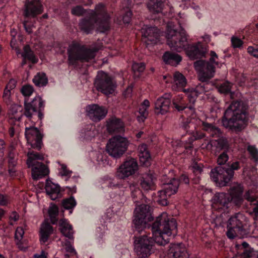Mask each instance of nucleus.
I'll use <instances>...</instances> for the list:
<instances>
[{"instance_id":"f257e3e1","label":"nucleus","mask_w":258,"mask_h":258,"mask_svg":"<svg viewBox=\"0 0 258 258\" xmlns=\"http://www.w3.org/2000/svg\"><path fill=\"white\" fill-rule=\"evenodd\" d=\"M177 223L175 219L163 212L157 217L152 226V237L147 235L137 237L135 240V250L140 258L146 257L151 253L153 241L159 245L169 242V237L176 234Z\"/></svg>"},{"instance_id":"f03ea898","label":"nucleus","mask_w":258,"mask_h":258,"mask_svg":"<svg viewBox=\"0 0 258 258\" xmlns=\"http://www.w3.org/2000/svg\"><path fill=\"white\" fill-rule=\"evenodd\" d=\"M166 38L167 43L172 50L180 52L185 49L187 55L192 59L204 56L207 52L206 48L201 42L187 46V35L185 31L181 27L180 31H177L173 22L167 24Z\"/></svg>"},{"instance_id":"7ed1b4c3","label":"nucleus","mask_w":258,"mask_h":258,"mask_svg":"<svg viewBox=\"0 0 258 258\" xmlns=\"http://www.w3.org/2000/svg\"><path fill=\"white\" fill-rule=\"evenodd\" d=\"M247 105L242 101H233L225 111L223 126L234 131L244 128L247 120Z\"/></svg>"},{"instance_id":"20e7f679","label":"nucleus","mask_w":258,"mask_h":258,"mask_svg":"<svg viewBox=\"0 0 258 258\" xmlns=\"http://www.w3.org/2000/svg\"><path fill=\"white\" fill-rule=\"evenodd\" d=\"M109 18L104 5L100 4L96 6L94 12H91L89 18H85L81 21L79 27L82 31L88 34L96 25L98 31L104 32L109 28Z\"/></svg>"},{"instance_id":"39448f33","label":"nucleus","mask_w":258,"mask_h":258,"mask_svg":"<svg viewBox=\"0 0 258 258\" xmlns=\"http://www.w3.org/2000/svg\"><path fill=\"white\" fill-rule=\"evenodd\" d=\"M98 49H88L77 42H73L68 49V61L70 65L76 66L77 61H89L93 59Z\"/></svg>"},{"instance_id":"423d86ee","label":"nucleus","mask_w":258,"mask_h":258,"mask_svg":"<svg viewBox=\"0 0 258 258\" xmlns=\"http://www.w3.org/2000/svg\"><path fill=\"white\" fill-rule=\"evenodd\" d=\"M242 191L240 186L233 188L230 194L223 192L217 193L212 199V206L213 209L218 211H225L228 208L230 202L234 201L239 202L241 200Z\"/></svg>"},{"instance_id":"0eeeda50","label":"nucleus","mask_w":258,"mask_h":258,"mask_svg":"<svg viewBox=\"0 0 258 258\" xmlns=\"http://www.w3.org/2000/svg\"><path fill=\"white\" fill-rule=\"evenodd\" d=\"M257 169L255 167H252L249 171L247 172V169H244L243 172L246 174L248 178L251 180L253 189L249 190L245 195V199L250 203L252 206V214L254 215L253 219L256 221L258 220V191L256 190L257 182L258 181V175L256 172Z\"/></svg>"},{"instance_id":"6e6552de","label":"nucleus","mask_w":258,"mask_h":258,"mask_svg":"<svg viewBox=\"0 0 258 258\" xmlns=\"http://www.w3.org/2000/svg\"><path fill=\"white\" fill-rule=\"evenodd\" d=\"M27 164L29 167L32 168V176L33 179L37 180L47 175L49 173L48 168L38 160H43L42 154L37 152H29L27 154Z\"/></svg>"},{"instance_id":"1a4fd4ad","label":"nucleus","mask_w":258,"mask_h":258,"mask_svg":"<svg viewBox=\"0 0 258 258\" xmlns=\"http://www.w3.org/2000/svg\"><path fill=\"white\" fill-rule=\"evenodd\" d=\"M130 145V142L127 138L116 135L109 140L106 150L110 156L118 158L125 153Z\"/></svg>"},{"instance_id":"9d476101","label":"nucleus","mask_w":258,"mask_h":258,"mask_svg":"<svg viewBox=\"0 0 258 258\" xmlns=\"http://www.w3.org/2000/svg\"><path fill=\"white\" fill-rule=\"evenodd\" d=\"M134 217L133 222L139 231L149 227L148 223L153 220L150 206L143 204L137 207L135 210Z\"/></svg>"},{"instance_id":"9b49d317","label":"nucleus","mask_w":258,"mask_h":258,"mask_svg":"<svg viewBox=\"0 0 258 258\" xmlns=\"http://www.w3.org/2000/svg\"><path fill=\"white\" fill-rule=\"evenodd\" d=\"M94 84L98 91L106 95L112 94L116 86L113 78L102 71L98 72Z\"/></svg>"},{"instance_id":"f8f14e48","label":"nucleus","mask_w":258,"mask_h":258,"mask_svg":"<svg viewBox=\"0 0 258 258\" xmlns=\"http://www.w3.org/2000/svg\"><path fill=\"white\" fill-rule=\"evenodd\" d=\"M234 173L232 170H226L222 167H217L210 172V177L219 186H226L233 178Z\"/></svg>"},{"instance_id":"ddd939ff","label":"nucleus","mask_w":258,"mask_h":258,"mask_svg":"<svg viewBox=\"0 0 258 258\" xmlns=\"http://www.w3.org/2000/svg\"><path fill=\"white\" fill-rule=\"evenodd\" d=\"M243 219L242 214H237L229 219L226 232L227 236L229 238L233 239L237 236L241 237L243 234V228L242 222Z\"/></svg>"},{"instance_id":"4468645a","label":"nucleus","mask_w":258,"mask_h":258,"mask_svg":"<svg viewBox=\"0 0 258 258\" xmlns=\"http://www.w3.org/2000/svg\"><path fill=\"white\" fill-rule=\"evenodd\" d=\"M179 185V181L175 178L164 184L163 189L158 192V203L163 206L167 205L168 198L176 193Z\"/></svg>"},{"instance_id":"2eb2a0df","label":"nucleus","mask_w":258,"mask_h":258,"mask_svg":"<svg viewBox=\"0 0 258 258\" xmlns=\"http://www.w3.org/2000/svg\"><path fill=\"white\" fill-rule=\"evenodd\" d=\"M34 126V121H31L29 126L26 125L25 135L28 143L31 147L39 150L41 147L42 136Z\"/></svg>"},{"instance_id":"dca6fc26","label":"nucleus","mask_w":258,"mask_h":258,"mask_svg":"<svg viewBox=\"0 0 258 258\" xmlns=\"http://www.w3.org/2000/svg\"><path fill=\"white\" fill-rule=\"evenodd\" d=\"M194 67L199 72V80L203 82L211 79L215 75V67L209 61H197L194 63Z\"/></svg>"},{"instance_id":"f3484780","label":"nucleus","mask_w":258,"mask_h":258,"mask_svg":"<svg viewBox=\"0 0 258 258\" xmlns=\"http://www.w3.org/2000/svg\"><path fill=\"white\" fill-rule=\"evenodd\" d=\"M139 166L137 161L133 158L126 160L117 168L116 176L117 178L124 179L136 173Z\"/></svg>"},{"instance_id":"a211bd4d","label":"nucleus","mask_w":258,"mask_h":258,"mask_svg":"<svg viewBox=\"0 0 258 258\" xmlns=\"http://www.w3.org/2000/svg\"><path fill=\"white\" fill-rule=\"evenodd\" d=\"M86 111L87 115L94 121H99L102 119L107 113V110L104 107L95 104L87 106Z\"/></svg>"},{"instance_id":"6ab92c4d","label":"nucleus","mask_w":258,"mask_h":258,"mask_svg":"<svg viewBox=\"0 0 258 258\" xmlns=\"http://www.w3.org/2000/svg\"><path fill=\"white\" fill-rule=\"evenodd\" d=\"M202 148H206L214 154L219 153L221 150H224L227 151L229 148L228 142L226 139L221 138L218 140H212L206 145H202Z\"/></svg>"},{"instance_id":"aec40b11","label":"nucleus","mask_w":258,"mask_h":258,"mask_svg":"<svg viewBox=\"0 0 258 258\" xmlns=\"http://www.w3.org/2000/svg\"><path fill=\"white\" fill-rule=\"evenodd\" d=\"M155 112L157 114H165L170 109L171 101L169 98L163 96L155 102Z\"/></svg>"},{"instance_id":"412c9836","label":"nucleus","mask_w":258,"mask_h":258,"mask_svg":"<svg viewBox=\"0 0 258 258\" xmlns=\"http://www.w3.org/2000/svg\"><path fill=\"white\" fill-rule=\"evenodd\" d=\"M24 15L26 17H34L41 13L42 5L39 0H33L31 2L25 4Z\"/></svg>"},{"instance_id":"4be33fe9","label":"nucleus","mask_w":258,"mask_h":258,"mask_svg":"<svg viewBox=\"0 0 258 258\" xmlns=\"http://www.w3.org/2000/svg\"><path fill=\"white\" fill-rule=\"evenodd\" d=\"M208 84H200L198 85L195 89H188L183 90L187 96L190 103L194 104L196 101L198 95L202 94H205L208 92Z\"/></svg>"},{"instance_id":"5701e85b","label":"nucleus","mask_w":258,"mask_h":258,"mask_svg":"<svg viewBox=\"0 0 258 258\" xmlns=\"http://www.w3.org/2000/svg\"><path fill=\"white\" fill-rule=\"evenodd\" d=\"M141 31L143 36L147 38L152 43H157L160 35L157 27L145 26L142 28Z\"/></svg>"},{"instance_id":"b1692460","label":"nucleus","mask_w":258,"mask_h":258,"mask_svg":"<svg viewBox=\"0 0 258 258\" xmlns=\"http://www.w3.org/2000/svg\"><path fill=\"white\" fill-rule=\"evenodd\" d=\"M107 129L110 133H119L124 131V125L120 119L112 117L107 122Z\"/></svg>"},{"instance_id":"393cba45","label":"nucleus","mask_w":258,"mask_h":258,"mask_svg":"<svg viewBox=\"0 0 258 258\" xmlns=\"http://www.w3.org/2000/svg\"><path fill=\"white\" fill-rule=\"evenodd\" d=\"M169 251L173 258H189L186 248L182 243L171 244Z\"/></svg>"},{"instance_id":"a878e982","label":"nucleus","mask_w":258,"mask_h":258,"mask_svg":"<svg viewBox=\"0 0 258 258\" xmlns=\"http://www.w3.org/2000/svg\"><path fill=\"white\" fill-rule=\"evenodd\" d=\"M53 232V227L47 220H45L42 223L40 230V241L41 244H45Z\"/></svg>"},{"instance_id":"bb28decb","label":"nucleus","mask_w":258,"mask_h":258,"mask_svg":"<svg viewBox=\"0 0 258 258\" xmlns=\"http://www.w3.org/2000/svg\"><path fill=\"white\" fill-rule=\"evenodd\" d=\"M45 188L47 194L52 200H55L61 196L59 186L51 181H46Z\"/></svg>"},{"instance_id":"cd10ccee","label":"nucleus","mask_w":258,"mask_h":258,"mask_svg":"<svg viewBox=\"0 0 258 258\" xmlns=\"http://www.w3.org/2000/svg\"><path fill=\"white\" fill-rule=\"evenodd\" d=\"M138 151L141 163L146 166H149L150 164L151 159L147 146L144 144L140 145L138 147Z\"/></svg>"},{"instance_id":"c85d7f7f","label":"nucleus","mask_w":258,"mask_h":258,"mask_svg":"<svg viewBox=\"0 0 258 258\" xmlns=\"http://www.w3.org/2000/svg\"><path fill=\"white\" fill-rule=\"evenodd\" d=\"M186 79L185 77L178 72L173 74V81L172 85V90L175 91L182 90L186 84Z\"/></svg>"},{"instance_id":"c756f323","label":"nucleus","mask_w":258,"mask_h":258,"mask_svg":"<svg viewBox=\"0 0 258 258\" xmlns=\"http://www.w3.org/2000/svg\"><path fill=\"white\" fill-rule=\"evenodd\" d=\"M155 180L152 174H144L140 178V185L144 190H153L155 189Z\"/></svg>"},{"instance_id":"7c9ffc66","label":"nucleus","mask_w":258,"mask_h":258,"mask_svg":"<svg viewBox=\"0 0 258 258\" xmlns=\"http://www.w3.org/2000/svg\"><path fill=\"white\" fill-rule=\"evenodd\" d=\"M163 59L166 63L175 66L181 61L182 58L177 53L167 51L163 55Z\"/></svg>"},{"instance_id":"2f4dec72","label":"nucleus","mask_w":258,"mask_h":258,"mask_svg":"<svg viewBox=\"0 0 258 258\" xmlns=\"http://www.w3.org/2000/svg\"><path fill=\"white\" fill-rule=\"evenodd\" d=\"M59 226L61 232L62 234L69 239L73 238V230L72 227L65 219L59 221Z\"/></svg>"},{"instance_id":"473e14b6","label":"nucleus","mask_w":258,"mask_h":258,"mask_svg":"<svg viewBox=\"0 0 258 258\" xmlns=\"http://www.w3.org/2000/svg\"><path fill=\"white\" fill-rule=\"evenodd\" d=\"M165 1V0H150L148 5L149 11L153 14L161 13Z\"/></svg>"},{"instance_id":"72a5a7b5","label":"nucleus","mask_w":258,"mask_h":258,"mask_svg":"<svg viewBox=\"0 0 258 258\" xmlns=\"http://www.w3.org/2000/svg\"><path fill=\"white\" fill-rule=\"evenodd\" d=\"M10 107V117L12 119L19 120L22 114L20 113L22 110V107L16 104L12 103L9 104Z\"/></svg>"},{"instance_id":"f704fd0d","label":"nucleus","mask_w":258,"mask_h":258,"mask_svg":"<svg viewBox=\"0 0 258 258\" xmlns=\"http://www.w3.org/2000/svg\"><path fill=\"white\" fill-rule=\"evenodd\" d=\"M21 54L24 59H27L33 63H36L38 61V58L35 56L29 45H25L23 47V52Z\"/></svg>"},{"instance_id":"c9c22d12","label":"nucleus","mask_w":258,"mask_h":258,"mask_svg":"<svg viewBox=\"0 0 258 258\" xmlns=\"http://www.w3.org/2000/svg\"><path fill=\"white\" fill-rule=\"evenodd\" d=\"M192 140L190 141V142L187 144L186 143H183L180 140H173L172 141L171 144L173 148H175L176 149H181V150L178 151V153L179 154L180 152L184 151L183 149L184 150H188L192 148ZM176 152H178V151H176Z\"/></svg>"},{"instance_id":"e433bc0d","label":"nucleus","mask_w":258,"mask_h":258,"mask_svg":"<svg viewBox=\"0 0 258 258\" xmlns=\"http://www.w3.org/2000/svg\"><path fill=\"white\" fill-rule=\"evenodd\" d=\"M33 82L36 86L42 87L47 84L48 79L44 73H38L33 79Z\"/></svg>"},{"instance_id":"4c0bfd02","label":"nucleus","mask_w":258,"mask_h":258,"mask_svg":"<svg viewBox=\"0 0 258 258\" xmlns=\"http://www.w3.org/2000/svg\"><path fill=\"white\" fill-rule=\"evenodd\" d=\"M150 102L148 100L145 99L143 102L141 104L139 108V113L140 116L139 117V119H141L144 121V119L147 117L148 115V109L150 106Z\"/></svg>"},{"instance_id":"58836bf2","label":"nucleus","mask_w":258,"mask_h":258,"mask_svg":"<svg viewBox=\"0 0 258 258\" xmlns=\"http://www.w3.org/2000/svg\"><path fill=\"white\" fill-rule=\"evenodd\" d=\"M202 124L204 126V129L207 131L210 134V136L213 137L220 136V131L218 127H215L211 124L205 122H202Z\"/></svg>"},{"instance_id":"ea45409f","label":"nucleus","mask_w":258,"mask_h":258,"mask_svg":"<svg viewBox=\"0 0 258 258\" xmlns=\"http://www.w3.org/2000/svg\"><path fill=\"white\" fill-rule=\"evenodd\" d=\"M36 112H37V110L33 107L30 104L26 103L25 101L24 114L27 118H28L29 121H33L31 120V118Z\"/></svg>"},{"instance_id":"a19ab883","label":"nucleus","mask_w":258,"mask_h":258,"mask_svg":"<svg viewBox=\"0 0 258 258\" xmlns=\"http://www.w3.org/2000/svg\"><path fill=\"white\" fill-rule=\"evenodd\" d=\"M58 213V207L54 205H51L48 209V214L52 224H55L57 221L56 217Z\"/></svg>"},{"instance_id":"79ce46f5","label":"nucleus","mask_w":258,"mask_h":258,"mask_svg":"<svg viewBox=\"0 0 258 258\" xmlns=\"http://www.w3.org/2000/svg\"><path fill=\"white\" fill-rule=\"evenodd\" d=\"M235 258H258V252L253 248L245 249L239 256Z\"/></svg>"},{"instance_id":"37998d69","label":"nucleus","mask_w":258,"mask_h":258,"mask_svg":"<svg viewBox=\"0 0 258 258\" xmlns=\"http://www.w3.org/2000/svg\"><path fill=\"white\" fill-rule=\"evenodd\" d=\"M29 103L30 104L33 106V107H34L37 110L38 109L41 110V109H44V101L39 96H36L33 99V100Z\"/></svg>"},{"instance_id":"c03bdc74","label":"nucleus","mask_w":258,"mask_h":258,"mask_svg":"<svg viewBox=\"0 0 258 258\" xmlns=\"http://www.w3.org/2000/svg\"><path fill=\"white\" fill-rule=\"evenodd\" d=\"M145 69V65L144 63H136L133 64L132 70L135 75L138 77L141 73H142Z\"/></svg>"},{"instance_id":"a18cd8bd","label":"nucleus","mask_w":258,"mask_h":258,"mask_svg":"<svg viewBox=\"0 0 258 258\" xmlns=\"http://www.w3.org/2000/svg\"><path fill=\"white\" fill-rule=\"evenodd\" d=\"M62 205L66 209H71L76 206V202L73 197H70L62 201Z\"/></svg>"},{"instance_id":"49530a36","label":"nucleus","mask_w":258,"mask_h":258,"mask_svg":"<svg viewBox=\"0 0 258 258\" xmlns=\"http://www.w3.org/2000/svg\"><path fill=\"white\" fill-rule=\"evenodd\" d=\"M60 168L59 170V173L61 176H65L67 177L66 180L70 178L72 174V171L69 170L67 167L64 164H60Z\"/></svg>"},{"instance_id":"de8ad7c7","label":"nucleus","mask_w":258,"mask_h":258,"mask_svg":"<svg viewBox=\"0 0 258 258\" xmlns=\"http://www.w3.org/2000/svg\"><path fill=\"white\" fill-rule=\"evenodd\" d=\"M231 86L232 85L230 83L226 82L221 84L218 88V89L220 93L227 94L230 91Z\"/></svg>"},{"instance_id":"09e8293b","label":"nucleus","mask_w":258,"mask_h":258,"mask_svg":"<svg viewBox=\"0 0 258 258\" xmlns=\"http://www.w3.org/2000/svg\"><path fill=\"white\" fill-rule=\"evenodd\" d=\"M228 159L229 156L227 153V151H224L218 156L217 162L218 165H224L228 161Z\"/></svg>"},{"instance_id":"8fccbe9b","label":"nucleus","mask_w":258,"mask_h":258,"mask_svg":"<svg viewBox=\"0 0 258 258\" xmlns=\"http://www.w3.org/2000/svg\"><path fill=\"white\" fill-rule=\"evenodd\" d=\"M247 150L252 158L256 162H258V150L254 146H248Z\"/></svg>"},{"instance_id":"3c124183","label":"nucleus","mask_w":258,"mask_h":258,"mask_svg":"<svg viewBox=\"0 0 258 258\" xmlns=\"http://www.w3.org/2000/svg\"><path fill=\"white\" fill-rule=\"evenodd\" d=\"M3 97L4 101L8 105L13 103L11 99V91L10 89H5L4 90Z\"/></svg>"},{"instance_id":"603ef678","label":"nucleus","mask_w":258,"mask_h":258,"mask_svg":"<svg viewBox=\"0 0 258 258\" xmlns=\"http://www.w3.org/2000/svg\"><path fill=\"white\" fill-rule=\"evenodd\" d=\"M21 92L25 97H29L33 92V88L30 85H25L22 88Z\"/></svg>"},{"instance_id":"864d4df0","label":"nucleus","mask_w":258,"mask_h":258,"mask_svg":"<svg viewBox=\"0 0 258 258\" xmlns=\"http://www.w3.org/2000/svg\"><path fill=\"white\" fill-rule=\"evenodd\" d=\"M8 162L9 164V172L10 173L13 172V169H10V167H14L16 164V161L15 160V154L11 152L10 153L8 156Z\"/></svg>"},{"instance_id":"5fc2aeb1","label":"nucleus","mask_w":258,"mask_h":258,"mask_svg":"<svg viewBox=\"0 0 258 258\" xmlns=\"http://www.w3.org/2000/svg\"><path fill=\"white\" fill-rule=\"evenodd\" d=\"M72 14L74 15L80 16L85 13V10L80 6H78L72 8Z\"/></svg>"},{"instance_id":"6e6d98bb","label":"nucleus","mask_w":258,"mask_h":258,"mask_svg":"<svg viewBox=\"0 0 258 258\" xmlns=\"http://www.w3.org/2000/svg\"><path fill=\"white\" fill-rule=\"evenodd\" d=\"M184 112L188 116L191 117L193 119L196 117L195 110L192 105L186 106V109H185Z\"/></svg>"},{"instance_id":"4d7b16f0","label":"nucleus","mask_w":258,"mask_h":258,"mask_svg":"<svg viewBox=\"0 0 258 258\" xmlns=\"http://www.w3.org/2000/svg\"><path fill=\"white\" fill-rule=\"evenodd\" d=\"M231 43L233 47L234 48H239L243 44L240 39L235 37H232L231 38Z\"/></svg>"},{"instance_id":"13d9d810","label":"nucleus","mask_w":258,"mask_h":258,"mask_svg":"<svg viewBox=\"0 0 258 258\" xmlns=\"http://www.w3.org/2000/svg\"><path fill=\"white\" fill-rule=\"evenodd\" d=\"M174 107L179 111H184L185 109H186V106L182 102H177L176 101H174L173 102Z\"/></svg>"},{"instance_id":"bf43d9fd","label":"nucleus","mask_w":258,"mask_h":258,"mask_svg":"<svg viewBox=\"0 0 258 258\" xmlns=\"http://www.w3.org/2000/svg\"><path fill=\"white\" fill-rule=\"evenodd\" d=\"M130 190L132 191V197L133 198H135L137 197L138 195L141 194V191L139 188L136 187V185L132 184L130 185Z\"/></svg>"},{"instance_id":"052dcab7","label":"nucleus","mask_w":258,"mask_h":258,"mask_svg":"<svg viewBox=\"0 0 258 258\" xmlns=\"http://www.w3.org/2000/svg\"><path fill=\"white\" fill-rule=\"evenodd\" d=\"M24 234V231L22 227L17 228L15 232V238L20 241L22 239Z\"/></svg>"},{"instance_id":"680f3d73","label":"nucleus","mask_w":258,"mask_h":258,"mask_svg":"<svg viewBox=\"0 0 258 258\" xmlns=\"http://www.w3.org/2000/svg\"><path fill=\"white\" fill-rule=\"evenodd\" d=\"M65 249L67 252H70L72 255H75L76 251L74 247L71 245V243L67 241L65 244Z\"/></svg>"},{"instance_id":"e2e57ef3","label":"nucleus","mask_w":258,"mask_h":258,"mask_svg":"<svg viewBox=\"0 0 258 258\" xmlns=\"http://www.w3.org/2000/svg\"><path fill=\"white\" fill-rule=\"evenodd\" d=\"M247 52L251 55L258 58V49L254 48L252 46H249L247 48Z\"/></svg>"},{"instance_id":"0e129e2a","label":"nucleus","mask_w":258,"mask_h":258,"mask_svg":"<svg viewBox=\"0 0 258 258\" xmlns=\"http://www.w3.org/2000/svg\"><path fill=\"white\" fill-rule=\"evenodd\" d=\"M132 12L127 11L122 17V21L124 24H128L131 21Z\"/></svg>"},{"instance_id":"69168bd1","label":"nucleus","mask_w":258,"mask_h":258,"mask_svg":"<svg viewBox=\"0 0 258 258\" xmlns=\"http://www.w3.org/2000/svg\"><path fill=\"white\" fill-rule=\"evenodd\" d=\"M210 55L211 57L210 58L209 62L211 63V64H213V63L217 64L216 60L218 59V55L215 53V52L214 51H211L210 52Z\"/></svg>"},{"instance_id":"338daca9","label":"nucleus","mask_w":258,"mask_h":258,"mask_svg":"<svg viewBox=\"0 0 258 258\" xmlns=\"http://www.w3.org/2000/svg\"><path fill=\"white\" fill-rule=\"evenodd\" d=\"M193 137H194V139H192V138L189 139V143L190 142V141L192 140L193 141L194 140H199V139H201L205 137V135L202 132H196L195 133H194Z\"/></svg>"},{"instance_id":"774afa93","label":"nucleus","mask_w":258,"mask_h":258,"mask_svg":"<svg viewBox=\"0 0 258 258\" xmlns=\"http://www.w3.org/2000/svg\"><path fill=\"white\" fill-rule=\"evenodd\" d=\"M16 81L14 79L10 80L8 84L7 85L6 88V89H10V91L14 89L16 87Z\"/></svg>"}]
</instances>
